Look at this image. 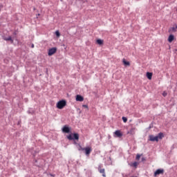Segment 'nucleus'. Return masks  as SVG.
<instances>
[{
  "label": "nucleus",
  "instance_id": "nucleus-25",
  "mask_svg": "<svg viewBox=\"0 0 177 177\" xmlns=\"http://www.w3.org/2000/svg\"><path fill=\"white\" fill-rule=\"evenodd\" d=\"M167 95H168V93L167 92L164 91L162 93V96H164V97H165V96H167Z\"/></svg>",
  "mask_w": 177,
  "mask_h": 177
},
{
  "label": "nucleus",
  "instance_id": "nucleus-19",
  "mask_svg": "<svg viewBox=\"0 0 177 177\" xmlns=\"http://www.w3.org/2000/svg\"><path fill=\"white\" fill-rule=\"evenodd\" d=\"M123 64H124V66H131L129 62H127L125 59H123Z\"/></svg>",
  "mask_w": 177,
  "mask_h": 177
},
{
  "label": "nucleus",
  "instance_id": "nucleus-16",
  "mask_svg": "<svg viewBox=\"0 0 177 177\" xmlns=\"http://www.w3.org/2000/svg\"><path fill=\"white\" fill-rule=\"evenodd\" d=\"M130 165L131 167H133L134 168H138V165H139V163L138 162H134L133 163H131Z\"/></svg>",
  "mask_w": 177,
  "mask_h": 177
},
{
  "label": "nucleus",
  "instance_id": "nucleus-14",
  "mask_svg": "<svg viewBox=\"0 0 177 177\" xmlns=\"http://www.w3.org/2000/svg\"><path fill=\"white\" fill-rule=\"evenodd\" d=\"M147 77L148 80H151V78L153 77V73H150V72H147Z\"/></svg>",
  "mask_w": 177,
  "mask_h": 177
},
{
  "label": "nucleus",
  "instance_id": "nucleus-24",
  "mask_svg": "<svg viewBox=\"0 0 177 177\" xmlns=\"http://www.w3.org/2000/svg\"><path fill=\"white\" fill-rule=\"evenodd\" d=\"M136 159L139 161L140 160V155L139 154H137L136 157Z\"/></svg>",
  "mask_w": 177,
  "mask_h": 177
},
{
  "label": "nucleus",
  "instance_id": "nucleus-26",
  "mask_svg": "<svg viewBox=\"0 0 177 177\" xmlns=\"http://www.w3.org/2000/svg\"><path fill=\"white\" fill-rule=\"evenodd\" d=\"M82 107H84V109H88V105L84 104L82 105Z\"/></svg>",
  "mask_w": 177,
  "mask_h": 177
},
{
  "label": "nucleus",
  "instance_id": "nucleus-4",
  "mask_svg": "<svg viewBox=\"0 0 177 177\" xmlns=\"http://www.w3.org/2000/svg\"><path fill=\"white\" fill-rule=\"evenodd\" d=\"M114 135L116 138H122V133L120 130L115 131Z\"/></svg>",
  "mask_w": 177,
  "mask_h": 177
},
{
  "label": "nucleus",
  "instance_id": "nucleus-22",
  "mask_svg": "<svg viewBox=\"0 0 177 177\" xmlns=\"http://www.w3.org/2000/svg\"><path fill=\"white\" fill-rule=\"evenodd\" d=\"M55 35L59 38V37H60V32H59V30H57L55 32Z\"/></svg>",
  "mask_w": 177,
  "mask_h": 177
},
{
  "label": "nucleus",
  "instance_id": "nucleus-10",
  "mask_svg": "<svg viewBox=\"0 0 177 177\" xmlns=\"http://www.w3.org/2000/svg\"><path fill=\"white\" fill-rule=\"evenodd\" d=\"M136 128L133 127L131 128L128 132L127 133H129L130 135H135V131H136Z\"/></svg>",
  "mask_w": 177,
  "mask_h": 177
},
{
  "label": "nucleus",
  "instance_id": "nucleus-17",
  "mask_svg": "<svg viewBox=\"0 0 177 177\" xmlns=\"http://www.w3.org/2000/svg\"><path fill=\"white\" fill-rule=\"evenodd\" d=\"M156 138H158V140L159 139H162V138H164V133H159L158 135V136H156Z\"/></svg>",
  "mask_w": 177,
  "mask_h": 177
},
{
  "label": "nucleus",
  "instance_id": "nucleus-6",
  "mask_svg": "<svg viewBox=\"0 0 177 177\" xmlns=\"http://www.w3.org/2000/svg\"><path fill=\"white\" fill-rule=\"evenodd\" d=\"M62 132H64V133H70V127H67V125L64 126Z\"/></svg>",
  "mask_w": 177,
  "mask_h": 177
},
{
  "label": "nucleus",
  "instance_id": "nucleus-12",
  "mask_svg": "<svg viewBox=\"0 0 177 177\" xmlns=\"http://www.w3.org/2000/svg\"><path fill=\"white\" fill-rule=\"evenodd\" d=\"M175 39V36H174V35H170L168 37V41L169 42H172V41H174Z\"/></svg>",
  "mask_w": 177,
  "mask_h": 177
},
{
  "label": "nucleus",
  "instance_id": "nucleus-18",
  "mask_svg": "<svg viewBox=\"0 0 177 177\" xmlns=\"http://www.w3.org/2000/svg\"><path fill=\"white\" fill-rule=\"evenodd\" d=\"M96 43H97L98 45H103V40H102V39H97Z\"/></svg>",
  "mask_w": 177,
  "mask_h": 177
},
{
  "label": "nucleus",
  "instance_id": "nucleus-21",
  "mask_svg": "<svg viewBox=\"0 0 177 177\" xmlns=\"http://www.w3.org/2000/svg\"><path fill=\"white\" fill-rule=\"evenodd\" d=\"M68 140H74V138H73V136L69 135L67 136Z\"/></svg>",
  "mask_w": 177,
  "mask_h": 177
},
{
  "label": "nucleus",
  "instance_id": "nucleus-5",
  "mask_svg": "<svg viewBox=\"0 0 177 177\" xmlns=\"http://www.w3.org/2000/svg\"><path fill=\"white\" fill-rule=\"evenodd\" d=\"M149 140L151 142H158V137L151 135L149 136Z\"/></svg>",
  "mask_w": 177,
  "mask_h": 177
},
{
  "label": "nucleus",
  "instance_id": "nucleus-7",
  "mask_svg": "<svg viewBox=\"0 0 177 177\" xmlns=\"http://www.w3.org/2000/svg\"><path fill=\"white\" fill-rule=\"evenodd\" d=\"M161 174H164V169H157L154 173V176H157V175H160Z\"/></svg>",
  "mask_w": 177,
  "mask_h": 177
},
{
  "label": "nucleus",
  "instance_id": "nucleus-1",
  "mask_svg": "<svg viewBox=\"0 0 177 177\" xmlns=\"http://www.w3.org/2000/svg\"><path fill=\"white\" fill-rule=\"evenodd\" d=\"M66 105L67 102H66V100H62L57 103V108L59 109V110H62V109H64V107H66Z\"/></svg>",
  "mask_w": 177,
  "mask_h": 177
},
{
  "label": "nucleus",
  "instance_id": "nucleus-27",
  "mask_svg": "<svg viewBox=\"0 0 177 177\" xmlns=\"http://www.w3.org/2000/svg\"><path fill=\"white\" fill-rule=\"evenodd\" d=\"M32 48H34V44H32V46H31Z\"/></svg>",
  "mask_w": 177,
  "mask_h": 177
},
{
  "label": "nucleus",
  "instance_id": "nucleus-9",
  "mask_svg": "<svg viewBox=\"0 0 177 177\" xmlns=\"http://www.w3.org/2000/svg\"><path fill=\"white\" fill-rule=\"evenodd\" d=\"M177 31V25H174L171 29L169 30V32H176Z\"/></svg>",
  "mask_w": 177,
  "mask_h": 177
},
{
  "label": "nucleus",
  "instance_id": "nucleus-13",
  "mask_svg": "<svg viewBox=\"0 0 177 177\" xmlns=\"http://www.w3.org/2000/svg\"><path fill=\"white\" fill-rule=\"evenodd\" d=\"M4 41H10L11 44H13V39H12V37L9 36L8 37H4Z\"/></svg>",
  "mask_w": 177,
  "mask_h": 177
},
{
  "label": "nucleus",
  "instance_id": "nucleus-20",
  "mask_svg": "<svg viewBox=\"0 0 177 177\" xmlns=\"http://www.w3.org/2000/svg\"><path fill=\"white\" fill-rule=\"evenodd\" d=\"M79 151H84L85 148H83L82 146H81V145H78V147H77Z\"/></svg>",
  "mask_w": 177,
  "mask_h": 177
},
{
  "label": "nucleus",
  "instance_id": "nucleus-11",
  "mask_svg": "<svg viewBox=\"0 0 177 177\" xmlns=\"http://www.w3.org/2000/svg\"><path fill=\"white\" fill-rule=\"evenodd\" d=\"M100 174H102L103 177H106V170L104 169H99Z\"/></svg>",
  "mask_w": 177,
  "mask_h": 177
},
{
  "label": "nucleus",
  "instance_id": "nucleus-2",
  "mask_svg": "<svg viewBox=\"0 0 177 177\" xmlns=\"http://www.w3.org/2000/svg\"><path fill=\"white\" fill-rule=\"evenodd\" d=\"M56 52H57V48L53 47L48 50V56H53V55H55V53H56Z\"/></svg>",
  "mask_w": 177,
  "mask_h": 177
},
{
  "label": "nucleus",
  "instance_id": "nucleus-8",
  "mask_svg": "<svg viewBox=\"0 0 177 177\" xmlns=\"http://www.w3.org/2000/svg\"><path fill=\"white\" fill-rule=\"evenodd\" d=\"M76 102H84V97L80 95H76Z\"/></svg>",
  "mask_w": 177,
  "mask_h": 177
},
{
  "label": "nucleus",
  "instance_id": "nucleus-3",
  "mask_svg": "<svg viewBox=\"0 0 177 177\" xmlns=\"http://www.w3.org/2000/svg\"><path fill=\"white\" fill-rule=\"evenodd\" d=\"M84 151H85L86 156H89V154L92 153V147H85L84 149Z\"/></svg>",
  "mask_w": 177,
  "mask_h": 177
},
{
  "label": "nucleus",
  "instance_id": "nucleus-15",
  "mask_svg": "<svg viewBox=\"0 0 177 177\" xmlns=\"http://www.w3.org/2000/svg\"><path fill=\"white\" fill-rule=\"evenodd\" d=\"M73 139L78 140L80 139V135L77 133H73Z\"/></svg>",
  "mask_w": 177,
  "mask_h": 177
},
{
  "label": "nucleus",
  "instance_id": "nucleus-23",
  "mask_svg": "<svg viewBox=\"0 0 177 177\" xmlns=\"http://www.w3.org/2000/svg\"><path fill=\"white\" fill-rule=\"evenodd\" d=\"M122 120H123L124 122H127L128 121V118H127L126 117H122Z\"/></svg>",
  "mask_w": 177,
  "mask_h": 177
}]
</instances>
